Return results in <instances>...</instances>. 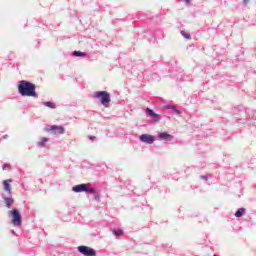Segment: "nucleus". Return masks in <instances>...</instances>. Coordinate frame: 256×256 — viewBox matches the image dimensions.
I'll list each match as a JSON object with an SVG mask.
<instances>
[{
    "label": "nucleus",
    "instance_id": "nucleus-1",
    "mask_svg": "<svg viewBox=\"0 0 256 256\" xmlns=\"http://www.w3.org/2000/svg\"><path fill=\"white\" fill-rule=\"evenodd\" d=\"M35 84L22 80L19 82L18 91L22 97H37Z\"/></svg>",
    "mask_w": 256,
    "mask_h": 256
},
{
    "label": "nucleus",
    "instance_id": "nucleus-2",
    "mask_svg": "<svg viewBox=\"0 0 256 256\" xmlns=\"http://www.w3.org/2000/svg\"><path fill=\"white\" fill-rule=\"evenodd\" d=\"M93 97L94 99H100V103L106 108L111 103V95L107 91H97L93 94Z\"/></svg>",
    "mask_w": 256,
    "mask_h": 256
},
{
    "label": "nucleus",
    "instance_id": "nucleus-3",
    "mask_svg": "<svg viewBox=\"0 0 256 256\" xmlns=\"http://www.w3.org/2000/svg\"><path fill=\"white\" fill-rule=\"evenodd\" d=\"M90 187H91L90 183L79 184L74 186L72 188V191H74V193H95V189Z\"/></svg>",
    "mask_w": 256,
    "mask_h": 256
},
{
    "label": "nucleus",
    "instance_id": "nucleus-4",
    "mask_svg": "<svg viewBox=\"0 0 256 256\" xmlns=\"http://www.w3.org/2000/svg\"><path fill=\"white\" fill-rule=\"evenodd\" d=\"M10 217H12V224L14 227H21V213L17 209H13L10 212Z\"/></svg>",
    "mask_w": 256,
    "mask_h": 256
},
{
    "label": "nucleus",
    "instance_id": "nucleus-5",
    "mask_svg": "<svg viewBox=\"0 0 256 256\" xmlns=\"http://www.w3.org/2000/svg\"><path fill=\"white\" fill-rule=\"evenodd\" d=\"M78 251H79V253H81L82 255H85V256L97 255V253L95 252V250L93 248H89L87 246H79Z\"/></svg>",
    "mask_w": 256,
    "mask_h": 256
},
{
    "label": "nucleus",
    "instance_id": "nucleus-6",
    "mask_svg": "<svg viewBox=\"0 0 256 256\" xmlns=\"http://www.w3.org/2000/svg\"><path fill=\"white\" fill-rule=\"evenodd\" d=\"M46 131H53L54 135H63L65 133V127L57 125L48 126Z\"/></svg>",
    "mask_w": 256,
    "mask_h": 256
},
{
    "label": "nucleus",
    "instance_id": "nucleus-7",
    "mask_svg": "<svg viewBox=\"0 0 256 256\" xmlns=\"http://www.w3.org/2000/svg\"><path fill=\"white\" fill-rule=\"evenodd\" d=\"M140 141H142L143 143H146L147 145H152V143L155 142V137L153 135H149V134H142L139 137Z\"/></svg>",
    "mask_w": 256,
    "mask_h": 256
},
{
    "label": "nucleus",
    "instance_id": "nucleus-8",
    "mask_svg": "<svg viewBox=\"0 0 256 256\" xmlns=\"http://www.w3.org/2000/svg\"><path fill=\"white\" fill-rule=\"evenodd\" d=\"M158 139H161L162 141H173V136L167 132H162L158 134Z\"/></svg>",
    "mask_w": 256,
    "mask_h": 256
},
{
    "label": "nucleus",
    "instance_id": "nucleus-9",
    "mask_svg": "<svg viewBox=\"0 0 256 256\" xmlns=\"http://www.w3.org/2000/svg\"><path fill=\"white\" fill-rule=\"evenodd\" d=\"M11 183H13L12 179H7V180L3 181L4 191H7V193H9V195H11Z\"/></svg>",
    "mask_w": 256,
    "mask_h": 256
},
{
    "label": "nucleus",
    "instance_id": "nucleus-10",
    "mask_svg": "<svg viewBox=\"0 0 256 256\" xmlns=\"http://www.w3.org/2000/svg\"><path fill=\"white\" fill-rule=\"evenodd\" d=\"M146 113L149 115V117H152V119L154 121H160L161 120V116H159V114L153 112V110H151L150 108L146 109Z\"/></svg>",
    "mask_w": 256,
    "mask_h": 256
},
{
    "label": "nucleus",
    "instance_id": "nucleus-11",
    "mask_svg": "<svg viewBox=\"0 0 256 256\" xmlns=\"http://www.w3.org/2000/svg\"><path fill=\"white\" fill-rule=\"evenodd\" d=\"M47 141H49V139H47L45 137L40 138V141L38 142V146L39 147H45Z\"/></svg>",
    "mask_w": 256,
    "mask_h": 256
},
{
    "label": "nucleus",
    "instance_id": "nucleus-12",
    "mask_svg": "<svg viewBox=\"0 0 256 256\" xmlns=\"http://www.w3.org/2000/svg\"><path fill=\"white\" fill-rule=\"evenodd\" d=\"M243 215H245V208H240L235 213V217H243Z\"/></svg>",
    "mask_w": 256,
    "mask_h": 256
},
{
    "label": "nucleus",
    "instance_id": "nucleus-13",
    "mask_svg": "<svg viewBox=\"0 0 256 256\" xmlns=\"http://www.w3.org/2000/svg\"><path fill=\"white\" fill-rule=\"evenodd\" d=\"M43 105L45 106V107H49V109H55V103H53V102H43Z\"/></svg>",
    "mask_w": 256,
    "mask_h": 256
},
{
    "label": "nucleus",
    "instance_id": "nucleus-14",
    "mask_svg": "<svg viewBox=\"0 0 256 256\" xmlns=\"http://www.w3.org/2000/svg\"><path fill=\"white\" fill-rule=\"evenodd\" d=\"M4 201H5V204L8 207H11V205H13V199L12 198H5Z\"/></svg>",
    "mask_w": 256,
    "mask_h": 256
},
{
    "label": "nucleus",
    "instance_id": "nucleus-15",
    "mask_svg": "<svg viewBox=\"0 0 256 256\" xmlns=\"http://www.w3.org/2000/svg\"><path fill=\"white\" fill-rule=\"evenodd\" d=\"M73 55L75 57H85V53H83L81 51H74Z\"/></svg>",
    "mask_w": 256,
    "mask_h": 256
},
{
    "label": "nucleus",
    "instance_id": "nucleus-16",
    "mask_svg": "<svg viewBox=\"0 0 256 256\" xmlns=\"http://www.w3.org/2000/svg\"><path fill=\"white\" fill-rule=\"evenodd\" d=\"M181 35L185 37V39H191V34L185 32V30L181 31Z\"/></svg>",
    "mask_w": 256,
    "mask_h": 256
},
{
    "label": "nucleus",
    "instance_id": "nucleus-17",
    "mask_svg": "<svg viewBox=\"0 0 256 256\" xmlns=\"http://www.w3.org/2000/svg\"><path fill=\"white\" fill-rule=\"evenodd\" d=\"M114 235H117L118 237H122L123 230H114Z\"/></svg>",
    "mask_w": 256,
    "mask_h": 256
},
{
    "label": "nucleus",
    "instance_id": "nucleus-18",
    "mask_svg": "<svg viewBox=\"0 0 256 256\" xmlns=\"http://www.w3.org/2000/svg\"><path fill=\"white\" fill-rule=\"evenodd\" d=\"M92 195H94V199H95L96 201H99V199H100L99 193H97L96 191H94V193H92Z\"/></svg>",
    "mask_w": 256,
    "mask_h": 256
},
{
    "label": "nucleus",
    "instance_id": "nucleus-19",
    "mask_svg": "<svg viewBox=\"0 0 256 256\" xmlns=\"http://www.w3.org/2000/svg\"><path fill=\"white\" fill-rule=\"evenodd\" d=\"M166 109H173V111H175L176 113H180L179 110L175 109L174 107L171 106H166Z\"/></svg>",
    "mask_w": 256,
    "mask_h": 256
},
{
    "label": "nucleus",
    "instance_id": "nucleus-20",
    "mask_svg": "<svg viewBox=\"0 0 256 256\" xmlns=\"http://www.w3.org/2000/svg\"><path fill=\"white\" fill-rule=\"evenodd\" d=\"M243 3L247 5V3H249V0H243Z\"/></svg>",
    "mask_w": 256,
    "mask_h": 256
},
{
    "label": "nucleus",
    "instance_id": "nucleus-21",
    "mask_svg": "<svg viewBox=\"0 0 256 256\" xmlns=\"http://www.w3.org/2000/svg\"><path fill=\"white\" fill-rule=\"evenodd\" d=\"M187 3H190L191 2V0H185Z\"/></svg>",
    "mask_w": 256,
    "mask_h": 256
},
{
    "label": "nucleus",
    "instance_id": "nucleus-22",
    "mask_svg": "<svg viewBox=\"0 0 256 256\" xmlns=\"http://www.w3.org/2000/svg\"><path fill=\"white\" fill-rule=\"evenodd\" d=\"M8 135H4V139H7Z\"/></svg>",
    "mask_w": 256,
    "mask_h": 256
},
{
    "label": "nucleus",
    "instance_id": "nucleus-23",
    "mask_svg": "<svg viewBox=\"0 0 256 256\" xmlns=\"http://www.w3.org/2000/svg\"><path fill=\"white\" fill-rule=\"evenodd\" d=\"M4 169H7V165H4Z\"/></svg>",
    "mask_w": 256,
    "mask_h": 256
},
{
    "label": "nucleus",
    "instance_id": "nucleus-24",
    "mask_svg": "<svg viewBox=\"0 0 256 256\" xmlns=\"http://www.w3.org/2000/svg\"><path fill=\"white\" fill-rule=\"evenodd\" d=\"M4 169H7V165H4Z\"/></svg>",
    "mask_w": 256,
    "mask_h": 256
}]
</instances>
